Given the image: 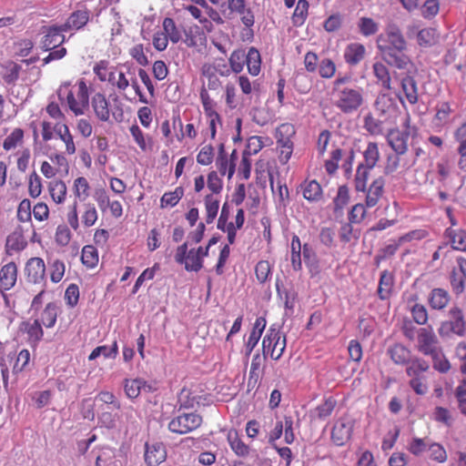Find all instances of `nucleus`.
Wrapping results in <instances>:
<instances>
[{"label":"nucleus","mask_w":466,"mask_h":466,"mask_svg":"<svg viewBox=\"0 0 466 466\" xmlns=\"http://www.w3.org/2000/svg\"><path fill=\"white\" fill-rule=\"evenodd\" d=\"M408 135L400 131L390 132L388 136V143L397 155H403L408 149Z\"/></svg>","instance_id":"4be33fe9"},{"label":"nucleus","mask_w":466,"mask_h":466,"mask_svg":"<svg viewBox=\"0 0 466 466\" xmlns=\"http://www.w3.org/2000/svg\"><path fill=\"white\" fill-rule=\"evenodd\" d=\"M432 360L433 368L441 373H447L451 370V364L445 357L442 349L430 356Z\"/></svg>","instance_id":"de8ad7c7"},{"label":"nucleus","mask_w":466,"mask_h":466,"mask_svg":"<svg viewBox=\"0 0 466 466\" xmlns=\"http://www.w3.org/2000/svg\"><path fill=\"white\" fill-rule=\"evenodd\" d=\"M145 448V461L147 466H158L166 460L167 452L162 443H146Z\"/></svg>","instance_id":"f8f14e48"},{"label":"nucleus","mask_w":466,"mask_h":466,"mask_svg":"<svg viewBox=\"0 0 466 466\" xmlns=\"http://www.w3.org/2000/svg\"><path fill=\"white\" fill-rule=\"evenodd\" d=\"M374 76L385 89H391V78L389 68L382 62H375L372 66Z\"/></svg>","instance_id":"c756f323"},{"label":"nucleus","mask_w":466,"mask_h":466,"mask_svg":"<svg viewBox=\"0 0 466 466\" xmlns=\"http://www.w3.org/2000/svg\"><path fill=\"white\" fill-rule=\"evenodd\" d=\"M68 87H69L68 85L60 86V88L58 90V94H57L59 99L64 100L66 97L70 110H72L76 116L83 115L84 111L80 107H78L77 103H76V98L75 97L73 92L71 90H69Z\"/></svg>","instance_id":"473e14b6"},{"label":"nucleus","mask_w":466,"mask_h":466,"mask_svg":"<svg viewBox=\"0 0 466 466\" xmlns=\"http://www.w3.org/2000/svg\"><path fill=\"white\" fill-rule=\"evenodd\" d=\"M376 46L387 65L400 70L408 69L410 66H413L408 55V41L398 25L394 23L386 25L376 38Z\"/></svg>","instance_id":"f257e3e1"},{"label":"nucleus","mask_w":466,"mask_h":466,"mask_svg":"<svg viewBox=\"0 0 466 466\" xmlns=\"http://www.w3.org/2000/svg\"><path fill=\"white\" fill-rule=\"evenodd\" d=\"M391 360L396 364H406L410 358V351L401 344H395L389 350Z\"/></svg>","instance_id":"e433bc0d"},{"label":"nucleus","mask_w":466,"mask_h":466,"mask_svg":"<svg viewBox=\"0 0 466 466\" xmlns=\"http://www.w3.org/2000/svg\"><path fill=\"white\" fill-rule=\"evenodd\" d=\"M175 261L181 265L184 264L187 271L198 272L203 268V260L195 248L188 250L187 242L177 248Z\"/></svg>","instance_id":"0eeeda50"},{"label":"nucleus","mask_w":466,"mask_h":466,"mask_svg":"<svg viewBox=\"0 0 466 466\" xmlns=\"http://www.w3.org/2000/svg\"><path fill=\"white\" fill-rule=\"evenodd\" d=\"M57 310L54 303H48L41 314L39 319L41 325L46 328H52L56 322Z\"/></svg>","instance_id":"a18cd8bd"},{"label":"nucleus","mask_w":466,"mask_h":466,"mask_svg":"<svg viewBox=\"0 0 466 466\" xmlns=\"http://www.w3.org/2000/svg\"><path fill=\"white\" fill-rule=\"evenodd\" d=\"M26 245L27 242L24 238L22 229L17 228L7 237L5 248L8 253L12 251L18 252L23 250Z\"/></svg>","instance_id":"a878e982"},{"label":"nucleus","mask_w":466,"mask_h":466,"mask_svg":"<svg viewBox=\"0 0 466 466\" xmlns=\"http://www.w3.org/2000/svg\"><path fill=\"white\" fill-rule=\"evenodd\" d=\"M444 235L449 240L452 249L466 251V230L461 228L449 227Z\"/></svg>","instance_id":"2eb2a0df"},{"label":"nucleus","mask_w":466,"mask_h":466,"mask_svg":"<svg viewBox=\"0 0 466 466\" xmlns=\"http://www.w3.org/2000/svg\"><path fill=\"white\" fill-rule=\"evenodd\" d=\"M150 389V386L141 379L125 380L124 390L129 399H136L143 390L149 391Z\"/></svg>","instance_id":"b1692460"},{"label":"nucleus","mask_w":466,"mask_h":466,"mask_svg":"<svg viewBox=\"0 0 466 466\" xmlns=\"http://www.w3.org/2000/svg\"><path fill=\"white\" fill-rule=\"evenodd\" d=\"M309 2L307 0H299L297 6L292 15V23L296 26H300L304 24L309 10Z\"/></svg>","instance_id":"37998d69"},{"label":"nucleus","mask_w":466,"mask_h":466,"mask_svg":"<svg viewBox=\"0 0 466 466\" xmlns=\"http://www.w3.org/2000/svg\"><path fill=\"white\" fill-rule=\"evenodd\" d=\"M318 70L322 78L329 79L336 73V65L330 58H323L319 63Z\"/></svg>","instance_id":"6e6d98bb"},{"label":"nucleus","mask_w":466,"mask_h":466,"mask_svg":"<svg viewBox=\"0 0 466 466\" xmlns=\"http://www.w3.org/2000/svg\"><path fill=\"white\" fill-rule=\"evenodd\" d=\"M394 282V275L391 272L383 270L380 273L377 293L381 300L390 299L392 294Z\"/></svg>","instance_id":"6ab92c4d"},{"label":"nucleus","mask_w":466,"mask_h":466,"mask_svg":"<svg viewBox=\"0 0 466 466\" xmlns=\"http://www.w3.org/2000/svg\"><path fill=\"white\" fill-rule=\"evenodd\" d=\"M450 283L452 290L457 294H461L466 288V279L461 276L454 268L450 275Z\"/></svg>","instance_id":"5fc2aeb1"},{"label":"nucleus","mask_w":466,"mask_h":466,"mask_svg":"<svg viewBox=\"0 0 466 466\" xmlns=\"http://www.w3.org/2000/svg\"><path fill=\"white\" fill-rule=\"evenodd\" d=\"M385 178L378 177L375 178L370 187L366 189L365 205L367 208L375 207L384 192Z\"/></svg>","instance_id":"4468645a"},{"label":"nucleus","mask_w":466,"mask_h":466,"mask_svg":"<svg viewBox=\"0 0 466 466\" xmlns=\"http://www.w3.org/2000/svg\"><path fill=\"white\" fill-rule=\"evenodd\" d=\"M202 421V417L198 413H181L171 419L167 428L173 433L184 435L199 428Z\"/></svg>","instance_id":"39448f33"},{"label":"nucleus","mask_w":466,"mask_h":466,"mask_svg":"<svg viewBox=\"0 0 466 466\" xmlns=\"http://www.w3.org/2000/svg\"><path fill=\"white\" fill-rule=\"evenodd\" d=\"M48 189L51 195L52 199L57 203L61 204L65 201L66 196V186L62 180H55L51 181L48 186Z\"/></svg>","instance_id":"c9c22d12"},{"label":"nucleus","mask_w":466,"mask_h":466,"mask_svg":"<svg viewBox=\"0 0 466 466\" xmlns=\"http://www.w3.org/2000/svg\"><path fill=\"white\" fill-rule=\"evenodd\" d=\"M360 33L366 37L371 36L379 31V24L370 17H360L358 22Z\"/></svg>","instance_id":"79ce46f5"},{"label":"nucleus","mask_w":466,"mask_h":466,"mask_svg":"<svg viewBox=\"0 0 466 466\" xmlns=\"http://www.w3.org/2000/svg\"><path fill=\"white\" fill-rule=\"evenodd\" d=\"M441 337H448L451 333L462 337L466 333V321L462 309L453 306L448 312V319L442 321L438 329Z\"/></svg>","instance_id":"7ed1b4c3"},{"label":"nucleus","mask_w":466,"mask_h":466,"mask_svg":"<svg viewBox=\"0 0 466 466\" xmlns=\"http://www.w3.org/2000/svg\"><path fill=\"white\" fill-rule=\"evenodd\" d=\"M429 456L431 460L436 461L438 462H444L447 460V453L442 445L432 442L430 443L429 448Z\"/></svg>","instance_id":"680f3d73"},{"label":"nucleus","mask_w":466,"mask_h":466,"mask_svg":"<svg viewBox=\"0 0 466 466\" xmlns=\"http://www.w3.org/2000/svg\"><path fill=\"white\" fill-rule=\"evenodd\" d=\"M353 425L351 421L339 419L331 431V440L337 446L344 445L351 437Z\"/></svg>","instance_id":"1a4fd4ad"},{"label":"nucleus","mask_w":466,"mask_h":466,"mask_svg":"<svg viewBox=\"0 0 466 466\" xmlns=\"http://www.w3.org/2000/svg\"><path fill=\"white\" fill-rule=\"evenodd\" d=\"M295 135V127L293 125L285 123L276 129L275 138L277 145L280 148V160L289 161L293 152L292 137Z\"/></svg>","instance_id":"423d86ee"},{"label":"nucleus","mask_w":466,"mask_h":466,"mask_svg":"<svg viewBox=\"0 0 466 466\" xmlns=\"http://www.w3.org/2000/svg\"><path fill=\"white\" fill-rule=\"evenodd\" d=\"M25 270L29 282L36 284L45 279L46 265L40 258H30L25 265Z\"/></svg>","instance_id":"9d476101"},{"label":"nucleus","mask_w":466,"mask_h":466,"mask_svg":"<svg viewBox=\"0 0 466 466\" xmlns=\"http://www.w3.org/2000/svg\"><path fill=\"white\" fill-rule=\"evenodd\" d=\"M455 398L461 413L466 416V378L460 381L455 389Z\"/></svg>","instance_id":"864d4df0"},{"label":"nucleus","mask_w":466,"mask_h":466,"mask_svg":"<svg viewBox=\"0 0 466 466\" xmlns=\"http://www.w3.org/2000/svg\"><path fill=\"white\" fill-rule=\"evenodd\" d=\"M286 349V337L281 335L279 328L271 326L262 341L263 355H269L271 359L278 360L283 355Z\"/></svg>","instance_id":"20e7f679"},{"label":"nucleus","mask_w":466,"mask_h":466,"mask_svg":"<svg viewBox=\"0 0 466 466\" xmlns=\"http://www.w3.org/2000/svg\"><path fill=\"white\" fill-rule=\"evenodd\" d=\"M228 441L231 450L237 456L247 457L249 454V447L239 438L238 431H230L228 433Z\"/></svg>","instance_id":"bb28decb"},{"label":"nucleus","mask_w":466,"mask_h":466,"mask_svg":"<svg viewBox=\"0 0 466 466\" xmlns=\"http://www.w3.org/2000/svg\"><path fill=\"white\" fill-rule=\"evenodd\" d=\"M255 274L260 283H265L271 274V266L268 260H260L255 267Z\"/></svg>","instance_id":"052dcab7"},{"label":"nucleus","mask_w":466,"mask_h":466,"mask_svg":"<svg viewBox=\"0 0 466 466\" xmlns=\"http://www.w3.org/2000/svg\"><path fill=\"white\" fill-rule=\"evenodd\" d=\"M25 331L27 333L29 340L34 345H36L43 338L44 332L39 319H35L34 322L24 323Z\"/></svg>","instance_id":"f704fd0d"},{"label":"nucleus","mask_w":466,"mask_h":466,"mask_svg":"<svg viewBox=\"0 0 466 466\" xmlns=\"http://www.w3.org/2000/svg\"><path fill=\"white\" fill-rule=\"evenodd\" d=\"M229 65L231 71L236 74L240 73L246 62V52L244 49H237L234 50L229 57Z\"/></svg>","instance_id":"c03bdc74"},{"label":"nucleus","mask_w":466,"mask_h":466,"mask_svg":"<svg viewBox=\"0 0 466 466\" xmlns=\"http://www.w3.org/2000/svg\"><path fill=\"white\" fill-rule=\"evenodd\" d=\"M438 40L435 29L428 27L420 30L417 34V42L420 46L430 47L436 44Z\"/></svg>","instance_id":"4c0bfd02"},{"label":"nucleus","mask_w":466,"mask_h":466,"mask_svg":"<svg viewBox=\"0 0 466 466\" xmlns=\"http://www.w3.org/2000/svg\"><path fill=\"white\" fill-rule=\"evenodd\" d=\"M164 34L167 36V39L174 44L178 43L181 39V33L177 28L174 20L170 17H166L163 21Z\"/></svg>","instance_id":"09e8293b"},{"label":"nucleus","mask_w":466,"mask_h":466,"mask_svg":"<svg viewBox=\"0 0 466 466\" xmlns=\"http://www.w3.org/2000/svg\"><path fill=\"white\" fill-rule=\"evenodd\" d=\"M380 151L378 144L375 142H369L366 148L363 150V162L360 163L368 168H374L380 159Z\"/></svg>","instance_id":"cd10ccee"},{"label":"nucleus","mask_w":466,"mask_h":466,"mask_svg":"<svg viewBox=\"0 0 466 466\" xmlns=\"http://www.w3.org/2000/svg\"><path fill=\"white\" fill-rule=\"evenodd\" d=\"M81 260L88 268H94L98 262V253L94 246L86 245L82 249Z\"/></svg>","instance_id":"8fccbe9b"},{"label":"nucleus","mask_w":466,"mask_h":466,"mask_svg":"<svg viewBox=\"0 0 466 466\" xmlns=\"http://www.w3.org/2000/svg\"><path fill=\"white\" fill-rule=\"evenodd\" d=\"M91 106L96 116L103 122H106L110 118L109 103L106 96L102 93H96L91 100Z\"/></svg>","instance_id":"dca6fc26"},{"label":"nucleus","mask_w":466,"mask_h":466,"mask_svg":"<svg viewBox=\"0 0 466 466\" xmlns=\"http://www.w3.org/2000/svg\"><path fill=\"white\" fill-rule=\"evenodd\" d=\"M441 347L431 327L421 328L418 330V350L425 356H431Z\"/></svg>","instance_id":"6e6552de"},{"label":"nucleus","mask_w":466,"mask_h":466,"mask_svg":"<svg viewBox=\"0 0 466 466\" xmlns=\"http://www.w3.org/2000/svg\"><path fill=\"white\" fill-rule=\"evenodd\" d=\"M400 86L406 99L414 105L418 102V87L413 76H405L400 79Z\"/></svg>","instance_id":"393cba45"},{"label":"nucleus","mask_w":466,"mask_h":466,"mask_svg":"<svg viewBox=\"0 0 466 466\" xmlns=\"http://www.w3.org/2000/svg\"><path fill=\"white\" fill-rule=\"evenodd\" d=\"M90 12L86 9L73 12L63 25L64 30H79L89 21Z\"/></svg>","instance_id":"a211bd4d"},{"label":"nucleus","mask_w":466,"mask_h":466,"mask_svg":"<svg viewBox=\"0 0 466 466\" xmlns=\"http://www.w3.org/2000/svg\"><path fill=\"white\" fill-rule=\"evenodd\" d=\"M74 189H75V195L77 198H80L83 200H85L89 195V193H88L89 184H88L86 178H85L83 177H77L74 182Z\"/></svg>","instance_id":"69168bd1"},{"label":"nucleus","mask_w":466,"mask_h":466,"mask_svg":"<svg viewBox=\"0 0 466 466\" xmlns=\"http://www.w3.org/2000/svg\"><path fill=\"white\" fill-rule=\"evenodd\" d=\"M430 369L429 363L422 359L416 358L412 360L410 365L406 369V373L410 380L414 378H425L423 375L424 372L428 371Z\"/></svg>","instance_id":"7c9ffc66"},{"label":"nucleus","mask_w":466,"mask_h":466,"mask_svg":"<svg viewBox=\"0 0 466 466\" xmlns=\"http://www.w3.org/2000/svg\"><path fill=\"white\" fill-rule=\"evenodd\" d=\"M240 20L242 24L245 25V33L244 35H247V39L253 38L254 33L252 26L255 23V16L250 8H248V10L240 15Z\"/></svg>","instance_id":"bf43d9fd"},{"label":"nucleus","mask_w":466,"mask_h":466,"mask_svg":"<svg viewBox=\"0 0 466 466\" xmlns=\"http://www.w3.org/2000/svg\"><path fill=\"white\" fill-rule=\"evenodd\" d=\"M214 157V148L211 145L204 146L197 156V162L203 166L212 163Z\"/></svg>","instance_id":"0e129e2a"},{"label":"nucleus","mask_w":466,"mask_h":466,"mask_svg":"<svg viewBox=\"0 0 466 466\" xmlns=\"http://www.w3.org/2000/svg\"><path fill=\"white\" fill-rule=\"evenodd\" d=\"M30 360V352L28 350H22L17 357L16 360L15 362V365L13 367V371L15 373H18L25 370L26 366L28 365Z\"/></svg>","instance_id":"774afa93"},{"label":"nucleus","mask_w":466,"mask_h":466,"mask_svg":"<svg viewBox=\"0 0 466 466\" xmlns=\"http://www.w3.org/2000/svg\"><path fill=\"white\" fill-rule=\"evenodd\" d=\"M451 300L449 292L441 288L433 289L428 298L429 305L431 309L441 310L446 308Z\"/></svg>","instance_id":"aec40b11"},{"label":"nucleus","mask_w":466,"mask_h":466,"mask_svg":"<svg viewBox=\"0 0 466 466\" xmlns=\"http://www.w3.org/2000/svg\"><path fill=\"white\" fill-rule=\"evenodd\" d=\"M366 205L360 203L354 205L349 213V221L353 224L360 223L366 216Z\"/></svg>","instance_id":"e2e57ef3"},{"label":"nucleus","mask_w":466,"mask_h":466,"mask_svg":"<svg viewBox=\"0 0 466 466\" xmlns=\"http://www.w3.org/2000/svg\"><path fill=\"white\" fill-rule=\"evenodd\" d=\"M17 268L14 262L5 265L0 270V285L5 289H10L16 281Z\"/></svg>","instance_id":"5701e85b"},{"label":"nucleus","mask_w":466,"mask_h":466,"mask_svg":"<svg viewBox=\"0 0 466 466\" xmlns=\"http://www.w3.org/2000/svg\"><path fill=\"white\" fill-rule=\"evenodd\" d=\"M365 46L360 43H351L344 51L345 62L350 66L358 65L365 56Z\"/></svg>","instance_id":"412c9836"},{"label":"nucleus","mask_w":466,"mask_h":466,"mask_svg":"<svg viewBox=\"0 0 466 466\" xmlns=\"http://www.w3.org/2000/svg\"><path fill=\"white\" fill-rule=\"evenodd\" d=\"M184 195V189L181 187H177L174 191L166 192L161 199V208L175 207Z\"/></svg>","instance_id":"49530a36"},{"label":"nucleus","mask_w":466,"mask_h":466,"mask_svg":"<svg viewBox=\"0 0 466 466\" xmlns=\"http://www.w3.org/2000/svg\"><path fill=\"white\" fill-rule=\"evenodd\" d=\"M267 321L265 318L258 317L256 319L255 323L253 324V329L248 336V340L245 343V357L248 359L254 348L257 346L265 328Z\"/></svg>","instance_id":"ddd939ff"},{"label":"nucleus","mask_w":466,"mask_h":466,"mask_svg":"<svg viewBox=\"0 0 466 466\" xmlns=\"http://www.w3.org/2000/svg\"><path fill=\"white\" fill-rule=\"evenodd\" d=\"M333 106L345 115H350L358 111L364 103L363 89L354 86L331 92Z\"/></svg>","instance_id":"f03ea898"},{"label":"nucleus","mask_w":466,"mask_h":466,"mask_svg":"<svg viewBox=\"0 0 466 466\" xmlns=\"http://www.w3.org/2000/svg\"><path fill=\"white\" fill-rule=\"evenodd\" d=\"M303 197L311 202L320 199L322 189L320 185L316 180L306 182L303 186Z\"/></svg>","instance_id":"58836bf2"},{"label":"nucleus","mask_w":466,"mask_h":466,"mask_svg":"<svg viewBox=\"0 0 466 466\" xmlns=\"http://www.w3.org/2000/svg\"><path fill=\"white\" fill-rule=\"evenodd\" d=\"M208 187L213 194H219L223 188V181L216 171H211L208 175Z\"/></svg>","instance_id":"338daca9"},{"label":"nucleus","mask_w":466,"mask_h":466,"mask_svg":"<svg viewBox=\"0 0 466 466\" xmlns=\"http://www.w3.org/2000/svg\"><path fill=\"white\" fill-rule=\"evenodd\" d=\"M410 313L415 323L425 325L428 321V311L425 306L416 303L410 309Z\"/></svg>","instance_id":"4d7b16f0"},{"label":"nucleus","mask_w":466,"mask_h":466,"mask_svg":"<svg viewBox=\"0 0 466 466\" xmlns=\"http://www.w3.org/2000/svg\"><path fill=\"white\" fill-rule=\"evenodd\" d=\"M118 354V346L117 342L114 341L113 344L108 347L106 345H102L95 348L90 355L88 356L89 360H94L99 356H104L106 359H115Z\"/></svg>","instance_id":"72a5a7b5"},{"label":"nucleus","mask_w":466,"mask_h":466,"mask_svg":"<svg viewBox=\"0 0 466 466\" xmlns=\"http://www.w3.org/2000/svg\"><path fill=\"white\" fill-rule=\"evenodd\" d=\"M54 131L59 137V138L66 144V153L69 155L74 154L76 152V147L68 127L65 124H56L54 127Z\"/></svg>","instance_id":"2f4dec72"},{"label":"nucleus","mask_w":466,"mask_h":466,"mask_svg":"<svg viewBox=\"0 0 466 466\" xmlns=\"http://www.w3.org/2000/svg\"><path fill=\"white\" fill-rule=\"evenodd\" d=\"M353 223L346 222L343 223L340 226L339 231V237L342 243H349L352 239H359L360 236V231L359 229H356L352 226Z\"/></svg>","instance_id":"a19ab883"},{"label":"nucleus","mask_w":466,"mask_h":466,"mask_svg":"<svg viewBox=\"0 0 466 466\" xmlns=\"http://www.w3.org/2000/svg\"><path fill=\"white\" fill-rule=\"evenodd\" d=\"M24 137V131L21 128H15L10 135H8L4 143L3 147L5 150L9 151L15 148L22 143Z\"/></svg>","instance_id":"603ef678"},{"label":"nucleus","mask_w":466,"mask_h":466,"mask_svg":"<svg viewBox=\"0 0 466 466\" xmlns=\"http://www.w3.org/2000/svg\"><path fill=\"white\" fill-rule=\"evenodd\" d=\"M248 73L254 76H257L260 73L261 69V56L260 53L256 47H249L248 53H246V62Z\"/></svg>","instance_id":"c85d7f7f"},{"label":"nucleus","mask_w":466,"mask_h":466,"mask_svg":"<svg viewBox=\"0 0 466 466\" xmlns=\"http://www.w3.org/2000/svg\"><path fill=\"white\" fill-rule=\"evenodd\" d=\"M372 168H368L365 166L359 164L355 175V189L360 192H365L367 189V182L370 177V172Z\"/></svg>","instance_id":"ea45409f"},{"label":"nucleus","mask_w":466,"mask_h":466,"mask_svg":"<svg viewBox=\"0 0 466 466\" xmlns=\"http://www.w3.org/2000/svg\"><path fill=\"white\" fill-rule=\"evenodd\" d=\"M63 32H66L63 29V25L48 27L42 40V47L47 51L61 46L65 42Z\"/></svg>","instance_id":"9b49d317"},{"label":"nucleus","mask_w":466,"mask_h":466,"mask_svg":"<svg viewBox=\"0 0 466 466\" xmlns=\"http://www.w3.org/2000/svg\"><path fill=\"white\" fill-rule=\"evenodd\" d=\"M276 289L278 296L284 300L285 309L292 310L295 306L296 293L288 290L286 288L280 285L279 281L276 283Z\"/></svg>","instance_id":"3c124183"},{"label":"nucleus","mask_w":466,"mask_h":466,"mask_svg":"<svg viewBox=\"0 0 466 466\" xmlns=\"http://www.w3.org/2000/svg\"><path fill=\"white\" fill-rule=\"evenodd\" d=\"M336 405L337 401L333 397L326 398L322 403L310 410L309 417L312 420H325L332 414Z\"/></svg>","instance_id":"f3484780"},{"label":"nucleus","mask_w":466,"mask_h":466,"mask_svg":"<svg viewBox=\"0 0 466 466\" xmlns=\"http://www.w3.org/2000/svg\"><path fill=\"white\" fill-rule=\"evenodd\" d=\"M76 96V103L78 107H80L85 112V109L87 108L89 105V95L87 86L84 80H80L78 82V91Z\"/></svg>","instance_id":"13d9d810"}]
</instances>
